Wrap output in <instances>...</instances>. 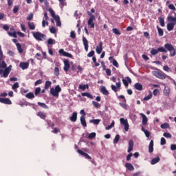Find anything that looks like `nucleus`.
Listing matches in <instances>:
<instances>
[{
    "mask_svg": "<svg viewBox=\"0 0 176 176\" xmlns=\"http://www.w3.org/2000/svg\"><path fill=\"white\" fill-rule=\"evenodd\" d=\"M41 83H42V80H36V82H35V83H34V86H38V85H41Z\"/></svg>",
    "mask_w": 176,
    "mask_h": 176,
    "instance_id": "62",
    "label": "nucleus"
},
{
    "mask_svg": "<svg viewBox=\"0 0 176 176\" xmlns=\"http://www.w3.org/2000/svg\"><path fill=\"white\" fill-rule=\"evenodd\" d=\"M39 93H41V87L36 88V89L34 91L35 96H38V94H39Z\"/></svg>",
    "mask_w": 176,
    "mask_h": 176,
    "instance_id": "57",
    "label": "nucleus"
},
{
    "mask_svg": "<svg viewBox=\"0 0 176 176\" xmlns=\"http://www.w3.org/2000/svg\"><path fill=\"white\" fill-rule=\"evenodd\" d=\"M26 98H29L30 100H32V98H35V95H34V93L30 92L26 94L25 96Z\"/></svg>",
    "mask_w": 176,
    "mask_h": 176,
    "instance_id": "33",
    "label": "nucleus"
},
{
    "mask_svg": "<svg viewBox=\"0 0 176 176\" xmlns=\"http://www.w3.org/2000/svg\"><path fill=\"white\" fill-rule=\"evenodd\" d=\"M96 53H98V54H101L102 52V41H100L99 43V45L96 46Z\"/></svg>",
    "mask_w": 176,
    "mask_h": 176,
    "instance_id": "16",
    "label": "nucleus"
},
{
    "mask_svg": "<svg viewBox=\"0 0 176 176\" xmlns=\"http://www.w3.org/2000/svg\"><path fill=\"white\" fill-rule=\"evenodd\" d=\"M160 144L161 145H166V139L164 138H161Z\"/></svg>",
    "mask_w": 176,
    "mask_h": 176,
    "instance_id": "61",
    "label": "nucleus"
},
{
    "mask_svg": "<svg viewBox=\"0 0 176 176\" xmlns=\"http://www.w3.org/2000/svg\"><path fill=\"white\" fill-rule=\"evenodd\" d=\"M151 98H152V93L151 92H150L147 96L144 98V100L148 101V100H151Z\"/></svg>",
    "mask_w": 176,
    "mask_h": 176,
    "instance_id": "50",
    "label": "nucleus"
},
{
    "mask_svg": "<svg viewBox=\"0 0 176 176\" xmlns=\"http://www.w3.org/2000/svg\"><path fill=\"white\" fill-rule=\"evenodd\" d=\"M19 67H20V68H21L22 69H27V68H28V67H29V64H28V63H24V62H23V63H21L19 64Z\"/></svg>",
    "mask_w": 176,
    "mask_h": 176,
    "instance_id": "24",
    "label": "nucleus"
},
{
    "mask_svg": "<svg viewBox=\"0 0 176 176\" xmlns=\"http://www.w3.org/2000/svg\"><path fill=\"white\" fill-rule=\"evenodd\" d=\"M133 148H134V142H133V140H131L129 142V148H128L129 153H130V152L133 151Z\"/></svg>",
    "mask_w": 176,
    "mask_h": 176,
    "instance_id": "20",
    "label": "nucleus"
},
{
    "mask_svg": "<svg viewBox=\"0 0 176 176\" xmlns=\"http://www.w3.org/2000/svg\"><path fill=\"white\" fill-rule=\"evenodd\" d=\"M60 56H63V57H69V58H72L73 56L70 53L64 51V49H60L58 51Z\"/></svg>",
    "mask_w": 176,
    "mask_h": 176,
    "instance_id": "10",
    "label": "nucleus"
},
{
    "mask_svg": "<svg viewBox=\"0 0 176 176\" xmlns=\"http://www.w3.org/2000/svg\"><path fill=\"white\" fill-rule=\"evenodd\" d=\"M52 86V81H46L45 84V89L47 90Z\"/></svg>",
    "mask_w": 176,
    "mask_h": 176,
    "instance_id": "37",
    "label": "nucleus"
},
{
    "mask_svg": "<svg viewBox=\"0 0 176 176\" xmlns=\"http://www.w3.org/2000/svg\"><path fill=\"white\" fill-rule=\"evenodd\" d=\"M70 36L72 39H75L76 38V34H75V32L72 31L70 33Z\"/></svg>",
    "mask_w": 176,
    "mask_h": 176,
    "instance_id": "60",
    "label": "nucleus"
},
{
    "mask_svg": "<svg viewBox=\"0 0 176 176\" xmlns=\"http://www.w3.org/2000/svg\"><path fill=\"white\" fill-rule=\"evenodd\" d=\"M50 91V94L54 97H58V95L61 93V87H60V85H56L55 88H51Z\"/></svg>",
    "mask_w": 176,
    "mask_h": 176,
    "instance_id": "4",
    "label": "nucleus"
},
{
    "mask_svg": "<svg viewBox=\"0 0 176 176\" xmlns=\"http://www.w3.org/2000/svg\"><path fill=\"white\" fill-rule=\"evenodd\" d=\"M38 105H39L40 107H41L42 108H45V109H47L49 107H47V105H46V104L45 103H42L41 102H38Z\"/></svg>",
    "mask_w": 176,
    "mask_h": 176,
    "instance_id": "46",
    "label": "nucleus"
},
{
    "mask_svg": "<svg viewBox=\"0 0 176 176\" xmlns=\"http://www.w3.org/2000/svg\"><path fill=\"white\" fill-rule=\"evenodd\" d=\"M119 140H120V136L119 135H116L113 140V144H118L119 142Z\"/></svg>",
    "mask_w": 176,
    "mask_h": 176,
    "instance_id": "44",
    "label": "nucleus"
},
{
    "mask_svg": "<svg viewBox=\"0 0 176 176\" xmlns=\"http://www.w3.org/2000/svg\"><path fill=\"white\" fill-rule=\"evenodd\" d=\"M170 125L167 123H164L161 125V129H168Z\"/></svg>",
    "mask_w": 176,
    "mask_h": 176,
    "instance_id": "54",
    "label": "nucleus"
},
{
    "mask_svg": "<svg viewBox=\"0 0 176 176\" xmlns=\"http://www.w3.org/2000/svg\"><path fill=\"white\" fill-rule=\"evenodd\" d=\"M54 75L55 76H58L60 75V69H58V67L54 68Z\"/></svg>",
    "mask_w": 176,
    "mask_h": 176,
    "instance_id": "47",
    "label": "nucleus"
},
{
    "mask_svg": "<svg viewBox=\"0 0 176 176\" xmlns=\"http://www.w3.org/2000/svg\"><path fill=\"white\" fill-rule=\"evenodd\" d=\"M81 96L82 97H87L88 98H91V100H93V98H94L93 95H91L89 93H87V92L82 93Z\"/></svg>",
    "mask_w": 176,
    "mask_h": 176,
    "instance_id": "29",
    "label": "nucleus"
},
{
    "mask_svg": "<svg viewBox=\"0 0 176 176\" xmlns=\"http://www.w3.org/2000/svg\"><path fill=\"white\" fill-rule=\"evenodd\" d=\"M134 87L136 89V90H139V91H141L143 89L142 85L140 82L135 83L134 85Z\"/></svg>",
    "mask_w": 176,
    "mask_h": 176,
    "instance_id": "25",
    "label": "nucleus"
},
{
    "mask_svg": "<svg viewBox=\"0 0 176 176\" xmlns=\"http://www.w3.org/2000/svg\"><path fill=\"white\" fill-rule=\"evenodd\" d=\"M153 75L155 76L156 78H158V79H166V74L164 73H160L157 71H153Z\"/></svg>",
    "mask_w": 176,
    "mask_h": 176,
    "instance_id": "9",
    "label": "nucleus"
},
{
    "mask_svg": "<svg viewBox=\"0 0 176 176\" xmlns=\"http://www.w3.org/2000/svg\"><path fill=\"white\" fill-rule=\"evenodd\" d=\"M163 135L166 138H171V137H172V135L170 133H164Z\"/></svg>",
    "mask_w": 176,
    "mask_h": 176,
    "instance_id": "58",
    "label": "nucleus"
},
{
    "mask_svg": "<svg viewBox=\"0 0 176 176\" xmlns=\"http://www.w3.org/2000/svg\"><path fill=\"white\" fill-rule=\"evenodd\" d=\"M70 120L71 122H76L78 120V113L77 112H74L70 117Z\"/></svg>",
    "mask_w": 176,
    "mask_h": 176,
    "instance_id": "21",
    "label": "nucleus"
},
{
    "mask_svg": "<svg viewBox=\"0 0 176 176\" xmlns=\"http://www.w3.org/2000/svg\"><path fill=\"white\" fill-rule=\"evenodd\" d=\"M163 69L166 72H170L171 71V69H170L169 67L167 65L164 66Z\"/></svg>",
    "mask_w": 176,
    "mask_h": 176,
    "instance_id": "59",
    "label": "nucleus"
},
{
    "mask_svg": "<svg viewBox=\"0 0 176 176\" xmlns=\"http://www.w3.org/2000/svg\"><path fill=\"white\" fill-rule=\"evenodd\" d=\"M165 49H167L168 52H170V57H174L176 54V50L175 48L173 46L172 44L166 43L164 45Z\"/></svg>",
    "mask_w": 176,
    "mask_h": 176,
    "instance_id": "5",
    "label": "nucleus"
},
{
    "mask_svg": "<svg viewBox=\"0 0 176 176\" xmlns=\"http://www.w3.org/2000/svg\"><path fill=\"white\" fill-rule=\"evenodd\" d=\"M94 108H101V104L96 101H92Z\"/></svg>",
    "mask_w": 176,
    "mask_h": 176,
    "instance_id": "42",
    "label": "nucleus"
},
{
    "mask_svg": "<svg viewBox=\"0 0 176 176\" xmlns=\"http://www.w3.org/2000/svg\"><path fill=\"white\" fill-rule=\"evenodd\" d=\"M100 122H101V120H98V119H96V120H89V122L90 123H93L94 124H100Z\"/></svg>",
    "mask_w": 176,
    "mask_h": 176,
    "instance_id": "39",
    "label": "nucleus"
},
{
    "mask_svg": "<svg viewBox=\"0 0 176 176\" xmlns=\"http://www.w3.org/2000/svg\"><path fill=\"white\" fill-rule=\"evenodd\" d=\"M17 12H19V6H16L14 7L13 13H17Z\"/></svg>",
    "mask_w": 176,
    "mask_h": 176,
    "instance_id": "63",
    "label": "nucleus"
},
{
    "mask_svg": "<svg viewBox=\"0 0 176 176\" xmlns=\"http://www.w3.org/2000/svg\"><path fill=\"white\" fill-rule=\"evenodd\" d=\"M120 107L124 108V109H127V104H126V101L124 102V100L123 102H120Z\"/></svg>",
    "mask_w": 176,
    "mask_h": 176,
    "instance_id": "52",
    "label": "nucleus"
},
{
    "mask_svg": "<svg viewBox=\"0 0 176 176\" xmlns=\"http://www.w3.org/2000/svg\"><path fill=\"white\" fill-rule=\"evenodd\" d=\"M47 43H48V45H55L56 44V41L53 38H49L47 40Z\"/></svg>",
    "mask_w": 176,
    "mask_h": 176,
    "instance_id": "45",
    "label": "nucleus"
},
{
    "mask_svg": "<svg viewBox=\"0 0 176 176\" xmlns=\"http://www.w3.org/2000/svg\"><path fill=\"white\" fill-rule=\"evenodd\" d=\"M159 21L161 27H164L166 25V23H164V18L160 16L159 18Z\"/></svg>",
    "mask_w": 176,
    "mask_h": 176,
    "instance_id": "36",
    "label": "nucleus"
},
{
    "mask_svg": "<svg viewBox=\"0 0 176 176\" xmlns=\"http://www.w3.org/2000/svg\"><path fill=\"white\" fill-rule=\"evenodd\" d=\"M50 31L51 34H56L57 32V29L54 27H52L50 28Z\"/></svg>",
    "mask_w": 176,
    "mask_h": 176,
    "instance_id": "51",
    "label": "nucleus"
},
{
    "mask_svg": "<svg viewBox=\"0 0 176 176\" xmlns=\"http://www.w3.org/2000/svg\"><path fill=\"white\" fill-rule=\"evenodd\" d=\"M19 87H20V85L19 82H16L12 85V89L14 90V91H15V93H17V89H19Z\"/></svg>",
    "mask_w": 176,
    "mask_h": 176,
    "instance_id": "30",
    "label": "nucleus"
},
{
    "mask_svg": "<svg viewBox=\"0 0 176 176\" xmlns=\"http://www.w3.org/2000/svg\"><path fill=\"white\" fill-rule=\"evenodd\" d=\"M16 45L18 52H19L20 53H23V48L21 47V44L17 43H16Z\"/></svg>",
    "mask_w": 176,
    "mask_h": 176,
    "instance_id": "41",
    "label": "nucleus"
},
{
    "mask_svg": "<svg viewBox=\"0 0 176 176\" xmlns=\"http://www.w3.org/2000/svg\"><path fill=\"white\" fill-rule=\"evenodd\" d=\"M115 85H111V89L115 93H118V91H120V87H122V82H120V79L118 78V82Z\"/></svg>",
    "mask_w": 176,
    "mask_h": 176,
    "instance_id": "7",
    "label": "nucleus"
},
{
    "mask_svg": "<svg viewBox=\"0 0 176 176\" xmlns=\"http://www.w3.org/2000/svg\"><path fill=\"white\" fill-rule=\"evenodd\" d=\"M86 88L89 89V85H79L78 86V89L82 90L83 91H85V90H86Z\"/></svg>",
    "mask_w": 176,
    "mask_h": 176,
    "instance_id": "40",
    "label": "nucleus"
},
{
    "mask_svg": "<svg viewBox=\"0 0 176 176\" xmlns=\"http://www.w3.org/2000/svg\"><path fill=\"white\" fill-rule=\"evenodd\" d=\"M153 140H151L149 146H148V152L149 153H152V152H153Z\"/></svg>",
    "mask_w": 176,
    "mask_h": 176,
    "instance_id": "28",
    "label": "nucleus"
},
{
    "mask_svg": "<svg viewBox=\"0 0 176 176\" xmlns=\"http://www.w3.org/2000/svg\"><path fill=\"white\" fill-rule=\"evenodd\" d=\"M123 84L126 87H129V83H131V78L129 77L126 78V79H122Z\"/></svg>",
    "mask_w": 176,
    "mask_h": 176,
    "instance_id": "19",
    "label": "nucleus"
},
{
    "mask_svg": "<svg viewBox=\"0 0 176 176\" xmlns=\"http://www.w3.org/2000/svg\"><path fill=\"white\" fill-rule=\"evenodd\" d=\"M82 42L83 45L85 46V49L86 52H88L89 50V41H87V38L86 37H82Z\"/></svg>",
    "mask_w": 176,
    "mask_h": 176,
    "instance_id": "17",
    "label": "nucleus"
},
{
    "mask_svg": "<svg viewBox=\"0 0 176 176\" xmlns=\"http://www.w3.org/2000/svg\"><path fill=\"white\" fill-rule=\"evenodd\" d=\"M37 116L41 118V119H46V113H45L43 111H38L37 113Z\"/></svg>",
    "mask_w": 176,
    "mask_h": 176,
    "instance_id": "26",
    "label": "nucleus"
},
{
    "mask_svg": "<svg viewBox=\"0 0 176 176\" xmlns=\"http://www.w3.org/2000/svg\"><path fill=\"white\" fill-rule=\"evenodd\" d=\"M64 67L63 69L65 72H68L69 70V68L71 67V65H69V60L68 59H65L64 61Z\"/></svg>",
    "mask_w": 176,
    "mask_h": 176,
    "instance_id": "12",
    "label": "nucleus"
},
{
    "mask_svg": "<svg viewBox=\"0 0 176 176\" xmlns=\"http://www.w3.org/2000/svg\"><path fill=\"white\" fill-rule=\"evenodd\" d=\"M78 153H80V155H82V156H85V157L86 159H89V160H91V157H90V155H89V154L85 153L82 150H78Z\"/></svg>",
    "mask_w": 176,
    "mask_h": 176,
    "instance_id": "18",
    "label": "nucleus"
},
{
    "mask_svg": "<svg viewBox=\"0 0 176 176\" xmlns=\"http://www.w3.org/2000/svg\"><path fill=\"white\" fill-rule=\"evenodd\" d=\"M157 30L158 32V35L160 36H163V35H164V32L163 31V29L160 28L159 26H157Z\"/></svg>",
    "mask_w": 176,
    "mask_h": 176,
    "instance_id": "32",
    "label": "nucleus"
},
{
    "mask_svg": "<svg viewBox=\"0 0 176 176\" xmlns=\"http://www.w3.org/2000/svg\"><path fill=\"white\" fill-rule=\"evenodd\" d=\"M94 51H91L88 54H87V57H93V56H94Z\"/></svg>",
    "mask_w": 176,
    "mask_h": 176,
    "instance_id": "64",
    "label": "nucleus"
},
{
    "mask_svg": "<svg viewBox=\"0 0 176 176\" xmlns=\"http://www.w3.org/2000/svg\"><path fill=\"white\" fill-rule=\"evenodd\" d=\"M159 162H160V158L159 157H157L155 158H153L151 163V164H156V163H159Z\"/></svg>",
    "mask_w": 176,
    "mask_h": 176,
    "instance_id": "34",
    "label": "nucleus"
},
{
    "mask_svg": "<svg viewBox=\"0 0 176 176\" xmlns=\"http://www.w3.org/2000/svg\"><path fill=\"white\" fill-rule=\"evenodd\" d=\"M140 115L142 118L143 126H146V124H148V117H146V116L142 113H140Z\"/></svg>",
    "mask_w": 176,
    "mask_h": 176,
    "instance_id": "15",
    "label": "nucleus"
},
{
    "mask_svg": "<svg viewBox=\"0 0 176 176\" xmlns=\"http://www.w3.org/2000/svg\"><path fill=\"white\" fill-rule=\"evenodd\" d=\"M121 124H123L124 126V130L125 131H129V122L127 121V119L124 118H120V119Z\"/></svg>",
    "mask_w": 176,
    "mask_h": 176,
    "instance_id": "11",
    "label": "nucleus"
},
{
    "mask_svg": "<svg viewBox=\"0 0 176 176\" xmlns=\"http://www.w3.org/2000/svg\"><path fill=\"white\" fill-rule=\"evenodd\" d=\"M125 167L129 170V171H134V166L130 163H126Z\"/></svg>",
    "mask_w": 176,
    "mask_h": 176,
    "instance_id": "23",
    "label": "nucleus"
},
{
    "mask_svg": "<svg viewBox=\"0 0 176 176\" xmlns=\"http://www.w3.org/2000/svg\"><path fill=\"white\" fill-rule=\"evenodd\" d=\"M80 122H81V124H82V126H83V127H87V124L86 123V118H85V116L80 117Z\"/></svg>",
    "mask_w": 176,
    "mask_h": 176,
    "instance_id": "27",
    "label": "nucleus"
},
{
    "mask_svg": "<svg viewBox=\"0 0 176 176\" xmlns=\"http://www.w3.org/2000/svg\"><path fill=\"white\" fill-rule=\"evenodd\" d=\"M168 9H170V10H173L174 12H175L176 10V8L174 4H169Z\"/></svg>",
    "mask_w": 176,
    "mask_h": 176,
    "instance_id": "55",
    "label": "nucleus"
},
{
    "mask_svg": "<svg viewBox=\"0 0 176 176\" xmlns=\"http://www.w3.org/2000/svg\"><path fill=\"white\" fill-rule=\"evenodd\" d=\"M8 34L9 36H12V38H17V32H16L13 28H10V31H8Z\"/></svg>",
    "mask_w": 176,
    "mask_h": 176,
    "instance_id": "13",
    "label": "nucleus"
},
{
    "mask_svg": "<svg viewBox=\"0 0 176 176\" xmlns=\"http://www.w3.org/2000/svg\"><path fill=\"white\" fill-rule=\"evenodd\" d=\"M94 20H96V16L94 14H91L90 17L87 21L88 25H89L90 28H94L95 24H94Z\"/></svg>",
    "mask_w": 176,
    "mask_h": 176,
    "instance_id": "8",
    "label": "nucleus"
},
{
    "mask_svg": "<svg viewBox=\"0 0 176 176\" xmlns=\"http://www.w3.org/2000/svg\"><path fill=\"white\" fill-rule=\"evenodd\" d=\"M49 12L52 16V17L55 20L56 23V26L57 27H61V21H60V16L58 15H56V12L53 10L52 8H49Z\"/></svg>",
    "mask_w": 176,
    "mask_h": 176,
    "instance_id": "3",
    "label": "nucleus"
},
{
    "mask_svg": "<svg viewBox=\"0 0 176 176\" xmlns=\"http://www.w3.org/2000/svg\"><path fill=\"white\" fill-rule=\"evenodd\" d=\"M112 31L116 35H120V31L118 28H113Z\"/></svg>",
    "mask_w": 176,
    "mask_h": 176,
    "instance_id": "49",
    "label": "nucleus"
},
{
    "mask_svg": "<svg viewBox=\"0 0 176 176\" xmlns=\"http://www.w3.org/2000/svg\"><path fill=\"white\" fill-rule=\"evenodd\" d=\"M0 102L2 104H6V105H12V100H10L9 98H0Z\"/></svg>",
    "mask_w": 176,
    "mask_h": 176,
    "instance_id": "14",
    "label": "nucleus"
},
{
    "mask_svg": "<svg viewBox=\"0 0 176 176\" xmlns=\"http://www.w3.org/2000/svg\"><path fill=\"white\" fill-rule=\"evenodd\" d=\"M100 93L103 94L104 96H109V91H108L107 88L104 86L101 87Z\"/></svg>",
    "mask_w": 176,
    "mask_h": 176,
    "instance_id": "22",
    "label": "nucleus"
},
{
    "mask_svg": "<svg viewBox=\"0 0 176 176\" xmlns=\"http://www.w3.org/2000/svg\"><path fill=\"white\" fill-rule=\"evenodd\" d=\"M28 24L30 30H35V23H34V22H28Z\"/></svg>",
    "mask_w": 176,
    "mask_h": 176,
    "instance_id": "35",
    "label": "nucleus"
},
{
    "mask_svg": "<svg viewBox=\"0 0 176 176\" xmlns=\"http://www.w3.org/2000/svg\"><path fill=\"white\" fill-rule=\"evenodd\" d=\"M158 52H160L161 53H167V50H166V48H164L163 47H158Z\"/></svg>",
    "mask_w": 176,
    "mask_h": 176,
    "instance_id": "48",
    "label": "nucleus"
},
{
    "mask_svg": "<svg viewBox=\"0 0 176 176\" xmlns=\"http://www.w3.org/2000/svg\"><path fill=\"white\" fill-rule=\"evenodd\" d=\"M157 53H159V50H156L155 48H152L151 50V54L152 56H156V54H157Z\"/></svg>",
    "mask_w": 176,
    "mask_h": 176,
    "instance_id": "38",
    "label": "nucleus"
},
{
    "mask_svg": "<svg viewBox=\"0 0 176 176\" xmlns=\"http://www.w3.org/2000/svg\"><path fill=\"white\" fill-rule=\"evenodd\" d=\"M46 25H49V22H47V21L43 19L42 21V27L45 28L46 27Z\"/></svg>",
    "mask_w": 176,
    "mask_h": 176,
    "instance_id": "53",
    "label": "nucleus"
},
{
    "mask_svg": "<svg viewBox=\"0 0 176 176\" xmlns=\"http://www.w3.org/2000/svg\"><path fill=\"white\" fill-rule=\"evenodd\" d=\"M142 131L144 133L146 137H147V138H149V137L151 136V132H149V131L146 130L144 126L142 127Z\"/></svg>",
    "mask_w": 176,
    "mask_h": 176,
    "instance_id": "31",
    "label": "nucleus"
},
{
    "mask_svg": "<svg viewBox=\"0 0 176 176\" xmlns=\"http://www.w3.org/2000/svg\"><path fill=\"white\" fill-rule=\"evenodd\" d=\"M32 35L36 41H43L46 38V35L42 34L41 32H33Z\"/></svg>",
    "mask_w": 176,
    "mask_h": 176,
    "instance_id": "6",
    "label": "nucleus"
},
{
    "mask_svg": "<svg viewBox=\"0 0 176 176\" xmlns=\"http://www.w3.org/2000/svg\"><path fill=\"white\" fill-rule=\"evenodd\" d=\"M96 133L92 132L89 133V135H88V138L89 140H93V138H96Z\"/></svg>",
    "mask_w": 176,
    "mask_h": 176,
    "instance_id": "43",
    "label": "nucleus"
},
{
    "mask_svg": "<svg viewBox=\"0 0 176 176\" xmlns=\"http://www.w3.org/2000/svg\"><path fill=\"white\" fill-rule=\"evenodd\" d=\"M113 65H114V67H116V68H119V63L115 59L113 60Z\"/></svg>",
    "mask_w": 176,
    "mask_h": 176,
    "instance_id": "56",
    "label": "nucleus"
},
{
    "mask_svg": "<svg viewBox=\"0 0 176 176\" xmlns=\"http://www.w3.org/2000/svg\"><path fill=\"white\" fill-rule=\"evenodd\" d=\"M7 65L3 60V52H2V47L0 45V74H3V78H8L12 71V65L6 67Z\"/></svg>",
    "mask_w": 176,
    "mask_h": 176,
    "instance_id": "1",
    "label": "nucleus"
},
{
    "mask_svg": "<svg viewBox=\"0 0 176 176\" xmlns=\"http://www.w3.org/2000/svg\"><path fill=\"white\" fill-rule=\"evenodd\" d=\"M167 21H168L166 25L167 30L173 31L176 25V16H168L167 17Z\"/></svg>",
    "mask_w": 176,
    "mask_h": 176,
    "instance_id": "2",
    "label": "nucleus"
}]
</instances>
